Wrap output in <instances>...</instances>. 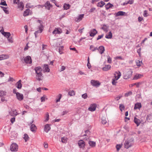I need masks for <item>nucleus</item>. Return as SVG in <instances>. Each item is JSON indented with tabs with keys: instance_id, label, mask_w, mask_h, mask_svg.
<instances>
[{
	"instance_id": "64",
	"label": "nucleus",
	"mask_w": 152,
	"mask_h": 152,
	"mask_svg": "<svg viewBox=\"0 0 152 152\" xmlns=\"http://www.w3.org/2000/svg\"><path fill=\"white\" fill-rule=\"evenodd\" d=\"M68 111H63L62 113V115H64L68 113Z\"/></svg>"
},
{
	"instance_id": "6",
	"label": "nucleus",
	"mask_w": 152,
	"mask_h": 152,
	"mask_svg": "<svg viewBox=\"0 0 152 152\" xmlns=\"http://www.w3.org/2000/svg\"><path fill=\"white\" fill-rule=\"evenodd\" d=\"M52 6V5L50 4L49 1H48L46 2L44 5L41 6V7L42 8L44 7H45L46 9H47L48 10H49L50 7H51Z\"/></svg>"
},
{
	"instance_id": "9",
	"label": "nucleus",
	"mask_w": 152,
	"mask_h": 152,
	"mask_svg": "<svg viewBox=\"0 0 152 152\" xmlns=\"http://www.w3.org/2000/svg\"><path fill=\"white\" fill-rule=\"evenodd\" d=\"M62 32V31L60 28H55L52 32L53 34H60Z\"/></svg>"
},
{
	"instance_id": "49",
	"label": "nucleus",
	"mask_w": 152,
	"mask_h": 152,
	"mask_svg": "<svg viewBox=\"0 0 152 152\" xmlns=\"http://www.w3.org/2000/svg\"><path fill=\"white\" fill-rule=\"evenodd\" d=\"M141 62L142 63V61H140V60H137L136 61V65L137 66H140Z\"/></svg>"
},
{
	"instance_id": "5",
	"label": "nucleus",
	"mask_w": 152,
	"mask_h": 152,
	"mask_svg": "<svg viewBox=\"0 0 152 152\" xmlns=\"http://www.w3.org/2000/svg\"><path fill=\"white\" fill-rule=\"evenodd\" d=\"M96 104H92L90 105V107L88 108V110L91 111H94L96 110Z\"/></svg>"
},
{
	"instance_id": "3",
	"label": "nucleus",
	"mask_w": 152,
	"mask_h": 152,
	"mask_svg": "<svg viewBox=\"0 0 152 152\" xmlns=\"http://www.w3.org/2000/svg\"><path fill=\"white\" fill-rule=\"evenodd\" d=\"M10 149L12 151H17L18 150V145L15 143H12L10 146Z\"/></svg>"
},
{
	"instance_id": "57",
	"label": "nucleus",
	"mask_w": 152,
	"mask_h": 152,
	"mask_svg": "<svg viewBox=\"0 0 152 152\" xmlns=\"http://www.w3.org/2000/svg\"><path fill=\"white\" fill-rule=\"evenodd\" d=\"M104 36V34H102L101 35H99L98 37L96 39L97 40H98L101 39Z\"/></svg>"
},
{
	"instance_id": "36",
	"label": "nucleus",
	"mask_w": 152,
	"mask_h": 152,
	"mask_svg": "<svg viewBox=\"0 0 152 152\" xmlns=\"http://www.w3.org/2000/svg\"><path fill=\"white\" fill-rule=\"evenodd\" d=\"M43 68L45 72H49L50 69L48 68V65L45 64H44V65Z\"/></svg>"
},
{
	"instance_id": "31",
	"label": "nucleus",
	"mask_w": 152,
	"mask_h": 152,
	"mask_svg": "<svg viewBox=\"0 0 152 152\" xmlns=\"http://www.w3.org/2000/svg\"><path fill=\"white\" fill-rule=\"evenodd\" d=\"M90 49L92 51L94 52L98 49V48L97 47H95L93 45H91L90 46Z\"/></svg>"
},
{
	"instance_id": "28",
	"label": "nucleus",
	"mask_w": 152,
	"mask_h": 152,
	"mask_svg": "<svg viewBox=\"0 0 152 152\" xmlns=\"http://www.w3.org/2000/svg\"><path fill=\"white\" fill-rule=\"evenodd\" d=\"M113 6V5L110 3H108L105 6L106 10H108L110 8H112Z\"/></svg>"
},
{
	"instance_id": "53",
	"label": "nucleus",
	"mask_w": 152,
	"mask_h": 152,
	"mask_svg": "<svg viewBox=\"0 0 152 152\" xmlns=\"http://www.w3.org/2000/svg\"><path fill=\"white\" fill-rule=\"evenodd\" d=\"M46 98V96L44 95L42 97H41V100L42 102H43L45 101Z\"/></svg>"
},
{
	"instance_id": "37",
	"label": "nucleus",
	"mask_w": 152,
	"mask_h": 152,
	"mask_svg": "<svg viewBox=\"0 0 152 152\" xmlns=\"http://www.w3.org/2000/svg\"><path fill=\"white\" fill-rule=\"evenodd\" d=\"M88 143L90 146L92 147H95L96 145L95 142L93 141H90Z\"/></svg>"
},
{
	"instance_id": "2",
	"label": "nucleus",
	"mask_w": 152,
	"mask_h": 152,
	"mask_svg": "<svg viewBox=\"0 0 152 152\" xmlns=\"http://www.w3.org/2000/svg\"><path fill=\"white\" fill-rule=\"evenodd\" d=\"M134 142V140L132 138L126 140L124 143L125 148L128 149L131 147L133 145Z\"/></svg>"
},
{
	"instance_id": "7",
	"label": "nucleus",
	"mask_w": 152,
	"mask_h": 152,
	"mask_svg": "<svg viewBox=\"0 0 152 152\" xmlns=\"http://www.w3.org/2000/svg\"><path fill=\"white\" fill-rule=\"evenodd\" d=\"M24 60L26 63L30 64L32 62L31 58L29 56H28L25 57Z\"/></svg>"
},
{
	"instance_id": "61",
	"label": "nucleus",
	"mask_w": 152,
	"mask_h": 152,
	"mask_svg": "<svg viewBox=\"0 0 152 152\" xmlns=\"http://www.w3.org/2000/svg\"><path fill=\"white\" fill-rule=\"evenodd\" d=\"M44 147L45 148H47L48 147V145L47 143H46V142H45L44 143Z\"/></svg>"
},
{
	"instance_id": "35",
	"label": "nucleus",
	"mask_w": 152,
	"mask_h": 152,
	"mask_svg": "<svg viewBox=\"0 0 152 152\" xmlns=\"http://www.w3.org/2000/svg\"><path fill=\"white\" fill-rule=\"evenodd\" d=\"M112 34L111 31H110L108 34H106L105 35V38L107 39H110L112 38Z\"/></svg>"
},
{
	"instance_id": "34",
	"label": "nucleus",
	"mask_w": 152,
	"mask_h": 152,
	"mask_svg": "<svg viewBox=\"0 0 152 152\" xmlns=\"http://www.w3.org/2000/svg\"><path fill=\"white\" fill-rule=\"evenodd\" d=\"M105 4V3L102 1H101L100 2H98L97 4V6L100 7H102Z\"/></svg>"
},
{
	"instance_id": "44",
	"label": "nucleus",
	"mask_w": 152,
	"mask_h": 152,
	"mask_svg": "<svg viewBox=\"0 0 152 152\" xmlns=\"http://www.w3.org/2000/svg\"><path fill=\"white\" fill-rule=\"evenodd\" d=\"M23 138L25 140V142H26L28 140L29 137H28V135L27 134H26L24 135Z\"/></svg>"
},
{
	"instance_id": "32",
	"label": "nucleus",
	"mask_w": 152,
	"mask_h": 152,
	"mask_svg": "<svg viewBox=\"0 0 152 152\" xmlns=\"http://www.w3.org/2000/svg\"><path fill=\"white\" fill-rule=\"evenodd\" d=\"M111 68V66L110 65H106L104 67L102 68V69L104 71H107L110 69Z\"/></svg>"
},
{
	"instance_id": "22",
	"label": "nucleus",
	"mask_w": 152,
	"mask_h": 152,
	"mask_svg": "<svg viewBox=\"0 0 152 152\" xmlns=\"http://www.w3.org/2000/svg\"><path fill=\"white\" fill-rule=\"evenodd\" d=\"M142 105L140 103H137L135 104L134 109V110L137 109H140Z\"/></svg>"
},
{
	"instance_id": "10",
	"label": "nucleus",
	"mask_w": 152,
	"mask_h": 152,
	"mask_svg": "<svg viewBox=\"0 0 152 152\" xmlns=\"http://www.w3.org/2000/svg\"><path fill=\"white\" fill-rule=\"evenodd\" d=\"M97 33V31L95 29H93L91 30L89 32L90 36L91 37H94Z\"/></svg>"
},
{
	"instance_id": "13",
	"label": "nucleus",
	"mask_w": 152,
	"mask_h": 152,
	"mask_svg": "<svg viewBox=\"0 0 152 152\" xmlns=\"http://www.w3.org/2000/svg\"><path fill=\"white\" fill-rule=\"evenodd\" d=\"M37 22L40 24V25L39 26V32L41 33L43 29V26L42 24V22L40 20H38Z\"/></svg>"
},
{
	"instance_id": "8",
	"label": "nucleus",
	"mask_w": 152,
	"mask_h": 152,
	"mask_svg": "<svg viewBox=\"0 0 152 152\" xmlns=\"http://www.w3.org/2000/svg\"><path fill=\"white\" fill-rule=\"evenodd\" d=\"M91 83L93 86L96 87H98L100 85V83L99 81L94 80H91Z\"/></svg>"
},
{
	"instance_id": "18",
	"label": "nucleus",
	"mask_w": 152,
	"mask_h": 152,
	"mask_svg": "<svg viewBox=\"0 0 152 152\" xmlns=\"http://www.w3.org/2000/svg\"><path fill=\"white\" fill-rule=\"evenodd\" d=\"M50 127L49 124H47L45 125L44 128L45 131L48 133L50 129Z\"/></svg>"
},
{
	"instance_id": "39",
	"label": "nucleus",
	"mask_w": 152,
	"mask_h": 152,
	"mask_svg": "<svg viewBox=\"0 0 152 152\" xmlns=\"http://www.w3.org/2000/svg\"><path fill=\"white\" fill-rule=\"evenodd\" d=\"M70 7V6L69 4H64V10H67Z\"/></svg>"
},
{
	"instance_id": "60",
	"label": "nucleus",
	"mask_w": 152,
	"mask_h": 152,
	"mask_svg": "<svg viewBox=\"0 0 152 152\" xmlns=\"http://www.w3.org/2000/svg\"><path fill=\"white\" fill-rule=\"evenodd\" d=\"M143 15L145 17H146L147 16V11L146 10L144 11Z\"/></svg>"
},
{
	"instance_id": "40",
	"label": "nucleus",
	"mask_w": 152,
	"mask_h": 152,
	"mask_svg": "<svg viewBox=\"0 0 152 152\" xmlns=\"http://www.w3.org/2000/svg\"><path fill=\"white\" fill-rule=\"evenodd\" d=\"M3 35L7 38L9 37L10 36V34L9 32H4L3 33Z\"/></svg>"
},
{
	"instance_id": "12",
	"label": "nucleus",
	"mask_w": 152,
	"mask_h": 152,
	"mask_svg": "<svg viewBox=\"0 0 152 152\" xmlns=\"http://www.w3.org/2000/svg\"><path fill=\"white\" fill-rule=\"evenodd\" d=\"M84 15V14L80 15L77 17L75 18V21L77 22H80L82 20L83 18Z\"/></svg>"
},
{
	"instance_id": "43",
	"label": "nucleus",
	"mask_w": 152,
	"mask_h": 152,
	"mask_svg": "<svg viewBox=\"0 0 152 152\" xmlns=\"http://www.w3.org/2000/svg\"><path fill=\"white\" fill-rule=\"evenodd\" d=\"M68 94L70 96H73L75 95V93L74 91L71 90L69 91L68 92Z\"/></svg>"
},
{
	"instance_id": "15",
	"label": "nucleus",
	"mask_w": 152,
	"mask_h": 152,
	"mask_svg": "<svg viewBox=\"0 0 152 152\" xmlns=\"http://www.w3.org/2000/svg\"><path fill=\"white\" fill-rule=\"evenodd\" d=\"M78 144L80 148H84L85 145L84 142L82 140H79Z\"/></svg>"
},
{
	"instance_id": "55",
	"label": "nucleus",
	"mask_w": 152,
	"mask_h": 152,
	"mask_svg": "<svg viewBox=\"0 0 152 152\" xmlns=\"http://www.w3.org/2000/svg\"><path fill=\"white\" fill-rule=\"evenodd\" d=\"M82 97L83 98H84V99H86L87 97V95L86 93H85L84 94H83L82 96Z\"/></svg>"
},
{
	"instance_id": "63",
	"label": "nucleus",
	"mask_w": 152,
	"mask_h": 152,
	"mask_svg": "<svg viewBox=\"0 0 152 152\" xmlns=\"http://www.w3.org/2000/svg\"><path fill=\"white\" fill-rule=\"evenodd\" d=\"M65 67L64 66H61V70L60 71V72H61L62 71H64L65 69Z\"/></svg>"
},
{
	"instance_id": "58",
	"label": "nucleus",
	"mask_w": 152,
	"mask_h": 152,
	"mask_svg": "<svg viewBox=\"0 0 152 152\" xmlns=\"http://www.w3.org/2000/svg\"><path fill=\"white\" fill-rule=\"evenodd\" d=\"M121 146L120 145H117L116 146V148L118 151L121 148Z\"/></svg>"
},
{
	"instance_id": "56",
	"label": "nucleus",
	"mask_w": 152,
	"mask_h": 152,
	"mask_svg": "<svg viewBox=\"0 0 152 152\" xmlns=\"http://www.w3.org/2000/svg\"><path fill=\"white\" fill-rule=\"evenodd\" d=\"M7 39L9 42L11 43H12L13 42L12 39L11 37H10L7 38Z\"/></svg>"
},
{
	"instance_id": "54",
	"label": "nucleus",
	"mask_w": 152,
	"mask_h": 152,
	"mask_svg": "<svg viewBox=\"0 0 152 152\" xmlns=\"http://www.w3.org/2000/svg\"><path fill=\"white\" fill-rule=\"evenodd\" d=\"M107 61L108 63H111V58L109 56H107Z\"/></svg>"
},
{
	"instance_id": "11",
	"label": "nucleus",
	"mask_w": 152,
	"mask_h": 152,
	"mask_svg": "<svg viewBox=\"0 0 152 152\" xmlns=\"http://www.w3.org/2000/svg\"><path fill=\"white\" fill-rule=\"evenodd\" d=\"M9 114L12 116H15L18 114L15 110L13 109L10 110H9Z\"/></svg>"
},
{
	"instance_id": "62",
	"label": "nucleus",
	"mask_w": 152,
	"mask_h": 152,
	"mask_svg": "<svg viewBox=\"0 0 152 152\" xmlns=\"http://www.w3.org/2000/svg\"><path fill=\"white\" fill-rule=\"evenodd\" d=\"M96 10V8L94 7L92 8L89 11V12H94V11Z\"/></svg>"
},
{
	"instance_id": "47",
	"label": "nucleus",
	"mask_w": 152,
	"mask_h": 152,
	"mask_svg": "<svg viewBox=\"0 0 152 152\" xmlns=\"http://www.w3.org/2000/svg\"><path fill=\"white\" fill-rule=\"evenodd\" d=\"M85 134L84 135H83V136H88V135H89L90 132L88 130H86L85 131Z\"/></svg>"
},
{
	"instance_id": "52",
	"label": "nucleus",
	"mask_w": 152,
	"mask_h": 152,
	"mask_svg": "<svg viewBox=\"0 0 152 152\" xmlns=\"http://www.w3.org/2000/svg\"><path fill=\"white\" fill-rule=\"evenodd\" d=\"M117 80H116L114 78L112 79V83L113 85H116V84L117 83V82L116 81Z\"/></svg>"
},
{
	"instance_id": "45",
	"label": "nucleus",
	"mask_w": 152,
	"mask_h": 152,
	"mask_svg": "<svg viewBox=\"0 0 152 152\" xmlns=\"http://www.w3.org/2000/svg\"><path fill=\"white\" fill-rule=\"evenodd\" d=\"M61 142L63 143H66L67 142V138L66 137H63L61 139Z\"/></svg>"
},
{
	"instance_id": "29",
	"label": "nucleus",
	"mask_w": 152,
	"mask_h": 152,
	"mask_svg": "<svg viewBox=\"0 0 152 152\" xmlns=\"http://www.w3.org/2000/svg\"><path fill=\"white\" fill-rule=\"evenodd\" d=\"M101 29H103L104 31L107 32L108 31V27L106 25L104 24L102 27Z\"/></svg>"
},
{
	"instance_id": "16",
	"label": "nucleus",
	"mask_w": 152,
	"mask_h": 152,
	"mask_svg": "<svg viewBox=\"0 0 152 152\" xmlns=\"http://www.w3.org/2000/svg\"><path fill=\"white\" fill-rule=\"evenodd\" d=\"M116 74H115L114 78L116 80H118L121 75V74L120 72L118 71L115 72Z\"/></svg>"
},
{
	"instance_id": "25",
	"label": "nucleus",
	"mask_w": 152,
	"mask_h": 152,
	"mask_svg": "<svg viewBox=\"0 0 152 152\" xmlns=\"http://www.w3.org/2000/svg\"><path fill=\"white\" fill-rule=\"evenodd\" d=\"M152 115L151 114L147 115L146 117L147 120L149 122H152Z\"/></svg>"
},
{
	"instance_id": "21",
	"label": "nucleus",
	"mask_w": 152,
	"mask_h": 152,
	"mask_svg": "<svg viewBox=\"0 0 152 152\" xmlns=\"http://www.w3.org/2000/svg\"><path fill=\"white\" fill-rule=\"evenodd\" d=\"M18 7L21 10H22L24 7V6L23 3L21 2H20V3H19L18 4Z\"/></svg>"
},
{
	"instance_id": "48",
	"label": "nucleus",
	"mask_w": 152,
	"mask_h": 152,
	"mask_svg": "<svg viewBox=\"0 0 152 152\" xmlns=\"http://www.w3.org/2000/svg\"><path fill=\"white\" fill-rule=\"evenodd\" d=\"M120 109L121 111L124 109V106L123 104H120L119 105Z\"/></svg>"
},
{
	"instance_id": "46",
	"label": "nucleus",
	"mask_w": 152,
	"mask_h": 152,
	"mask_svg": "<svg viewBox=\"0 0 152 152\" xmlns=\"http://www.w3.org/2000/svg\"><path fill=\"white\" fill-rule=\"evenodd\" d=\"M62 95L61 94H59L58 96V98L57 99L56 101V102L57 103L60 101V100L61 97Z\"/></svg>"
},
{
	"instance_id": "42",
	"label": "nucleus",
	"mask_w": 152,
	"mask_h": 152,
	"mask_svg": "<svg viewBox=\"0 0 152 152\" xmlns=\"http://www.w3.org/2000/svg\"><path fill=\"white\" fill-rule=\"evenodd\" d=\"M64 47L63 46L59 47L58 49V52L60 54H61L63 53L62 50H63Z\"/></svg>"
},
{
	"instance_id": "14",
	"label": "nucleus",
	"mask_w": 152,
	"mask_h": 152,
	"mask_svg": "<svg viewBox=\"0 0 152 152\" xmlns=\"http://www.w3.org/2000/svg\"><path fill=\"white\" fill-rule=\"evenodd\" d=\"M17 99L19 101H21L23 99V96L22 94L17 92L16 95Z\"/></svg>"
},
{
	"instance_id": "19",
	"label": "nucleus",
	"mask_w": 152,
	"mask_h": 152,
	"mask_svg": "<svg viewBox=\"0 0 152 152\" xmlns=\"http://www.w3.org/2000/svg\"><path fill=\"white\" fill-rule=\"evenodd\" d=\"M134 122L136 124L137 126H139L141 122V120L136 117L134 118Z\"/></svg>"
},
{
	"instance_id": "17",
	"label": "nucleus",
	"mask_w": 152,
	"mask_h": 152,
	"mask_svg": "<svg viewBox=\"0 0 152 152\" xmlns=\"http://www.w3.org/2000/svg\"><path fill=\"white\" fill-rule=\"evenodd\" d=\"M99 53L101 54H102L104 52L105 49L104 47L102 46H100L98 48V49H97Z\"/></svg>"
},
{
	"instance_id": "20",
	"label": "nucleus",
	"mask_w": 152,
	"mask_h": 152,
	"mask_svg": "<svg viewBox=\"0 0 152 152\" xmlns=\"http://www.w3.org/2000/svg\"><path fill=\"white\" fill-rule=\"evenodd\" d=\"M9 55H0V60H4L9 58Z\"/></svg>"
},
{
	"instance_id": "30",
	"label": "nucleus",
	"mask_w": 152,
	"mask_h": 152,
	"mask_svg": "<svg viewBox=\"0 0 152 152\" xmlns=\"http://www.w3.org/2000/svg\"><path fill=\"white\" fill-rule=\"evenodd\" d=\"M30 10L28 9H26L23 12V16H26L29 15Z\"/></svg>"
},
{
	"instance_id": "26",
	"label": "nucleus",
	"mask_w": 152,
	"mask_h": 152,
	"mask_svg": "<svg viewBox=\"0 0 152 152\" xmlns=\"http://www.w3.org/2000/svg\"><path fill=\"white\" fill-rule=\"evenodd\" d=\"M30 128L31 131L32 132H34L35 131L37 127L34 124H32Z\"/></svg>"
},
{
	"instance_id": "1",
	"label": "nucleus",
	"mask_w": 152,
	"mask_h": 152,
	"mask_svg": "<svg viewBox=\"0 0 152 152\" xmlns=\"http://www.w3.org/2000/svg\"><path fill=\"white\" fill-rule=\"evenodd\" d=\"M35 72L36 78L38 80L40 81L42 80L43 77V74L42 72V69L40 66H37L35 67L34 69Z\"/></svg>"
},
{
	"instance_id": "38",
	"label": "nucleus",
	"mask_w": 152,
	"mask_h": 152,
	"mask_svg": "<svg viewBox=\"0 0 152 152\" xmlns=\"http://www.w3.org/2000/svg\"><path fill=\"white\" fill-rule=\"evenodd\" d=\"M144 83L143 82H139L137 83H136V87L137 88H139L140 86H143V84Z\"/></svg>"
},
{
	"instance_id": "41",
	"label": "nucleus",
	"mask_w": 152,
	"mask_h": 152,
	"mask_svg": "<svg viewBox=\"0 0 152 152\" xmlns=\"http://www.w3.org/2000/svg\"><path fill=\"white\" fill-rule=\"evenodd\" d=\"M6 92L5 91H0V96L3 97L6 95Z\"/></svg>"
},
{
	"instance_id": "33",
	"label": "nucleus",
	"mask_w": 152,
	"mask_h": 152,
	"mask_svg": "<svg viewBox=\"0 0 152 152\" xmlns=\"http://www.w3.org/2000/svg\"><path fill=\"white\" fill-rule=\"evenodd\" d=\"M143 75H142L137 74L134 76V78L133 79L137 80L140 78L142 77H143Z\"/></svg>"
},
{
	"instance_id": "27",
	"label": "nucleus",
	"mask_w": 152,
	"mask_h": 152,
	"mask_svg": "<svg viewBox=\"0 0 152 152\" xmlns=\"http://www.w3.org/2000/svg\"><path fill=\"white\" fill-rule=\"evenodd\" d=\"M101 121L102 124H105L107 122V120L105 116H102L101 118Z\"/></svg>"
},
{
	"instance_id": "59",
	"label": "nucleus",
	"mask_w": 152,
	"mask_h": 152,
	"mask_svg": "<svg viewBox=\"0 0 152 152\" xmlns=\"http://www.w3.org/2000/svg\"><path fill=\"white\" fill-rule=\"evenodd\" d=\"M3 10L5 13L7 14H8L9 13V11L7 9V8L5 7V9H3Z\"/></svg>"
},
{
	"instance_id": "23",
	"label": "nucleus",
	"mask_w": 152,
	"mask_h": 152,
	"mask_svg": "<svg viewBox=\"0 0 152 152\" xmlns=\"http://www.w3.org/2000/svg\"><path fill=\"white\" fill-rule=\"evenodd\" d=\"M21 81L20 80L16 83V85H17V88L19 89H21L22 87V85L21 83Z\"/></svg>"
},
{
	"instance_id": "50",
	"label": "nucleus",
	"mask_w": 152,
	"mask_h": 152,
	"mask_svg": "<svg viewBox=\"0 0 152 152\" xmlns=\"http://www.w3.org/2000/svg\"><path fill=\"white\" fill-rule=\"evenodd\" d=\"M132 92L131 91H129V92L126 93L125 94V96L126 97H128L129 96L132 95Z\"/></svg>"
},
{
	"instance_id": "51",
	"label": "nucleus",
	"mask_w": 152,
	"mask_h": 152,
	"mask_svg": "<svg viewBox=\"0 0 152 152\" xmlns=\"http://www.w3.org/2000/svg\"><path fill=\"white\" fill-rule=\"evenodd\" d=\"M4 1V0H1V2L0 3V4L3 6H7V4L6 3V1H4Z\"/></svg>"
},
{
	"instance_id": "4",
	"label": "nucleus",
	"mask_w": 152,
	"mask_h": 152,
	"mask_svg": "<svg viewBox=\"0 0 152 152\" xmlns=\"http://www.w3.org/2000/svg\"><path fill=\"white\" fill-rule=\"evenodd\" d=\"M132 72L131 71H128L126 73H124L123 78L125 79H127L130 78L132 75Z\"/></svg>"
},
{
	"instance_id": "24",
	"label": "nucleus",
	"mask_w": 152,
	"mask_h": 152,
	"mask_svg": "<svg viewBox=\"0 0 152 152\" xmlns=\"http://www.w3.org/2000/svg\"><path fill=\"white\" fill-rule=\"evenodd\" d=\"M125 14V12L122 11H119L116 14V16H123Z\"/></svg>"
}]
</instances>
